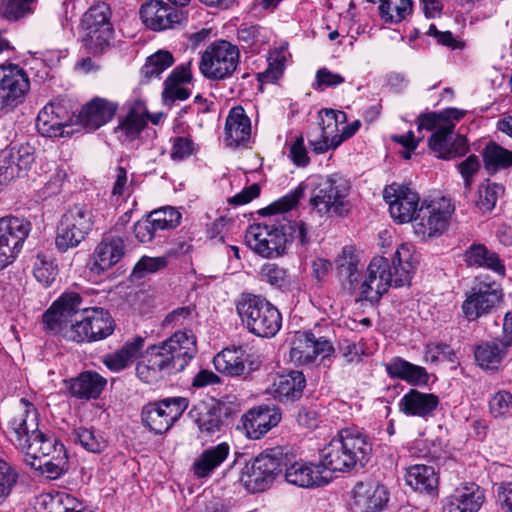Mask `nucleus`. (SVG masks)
<instances>
[{"label":"nucleus","instance_id":"1","mask_svg":"<svg viewBox=\"0 0 512 512\" xmlns=\"http://www.w3.org/2000/svg\"><path fill=\"white\" fill-rule=\"evenodd\" d=\"M350 188V182L337 174L311 176L300 183L296 189L274 201L262 211L265 215L285 213L294 208L305 192H308L309 204L320 216L329 213L343 215L348 211L347 197Z\"/></svg>","mask_w":512,"mask_h":512},{"label":"nucleus","instance_id":"2","mask_svg":"<svg viewBox=\"0 0 512 512\" xmlns=\"http://www.w3.org/2000/svg\"><path fill=\"white\" fill-rule=\"evenodd\" d=\"M196 353L193 332L179 330L165 341L148 348L144 360L137 363V376L145 383H155L166 375L183 371Z\"/></svg>","mask_w":512,"mask_h":512},{"label":"nucleus","instance_id":"3","mask_svg":"<svg viewBox=\"0 0 512 512\" xmlns=\"http://www.w3.org/2000/svg\"><path fill=\"white\" fill-rule=\"evenodd\" d=\"M242 324L253 335L262 338L274 337L282 327L279 310L268 300L244 294L236 305Z\"/></svg>","mask_w":512,"mask_h":512},{"label":"nucleus","instance_id":"4","mask_svg":"<svg viewBox=\"0 0 512 512\" xmlns=\"http://www.w3.org/2000/svg\"><path fill=\"white\" fill-rule=\"evenodd\" d=\"M245 242L259 256L273 259L286 252L289 237L285 226L267 220L251 225L246 231Z\"/></svg>","mask_w":512,"mask_h":512},{"label":"nucleus","instance_id":"5","mask_svg":"<svg viewBox=\"0 0 512 512\" xmlns=\"http://www.w3.org/2000/svg\"><path fill=\"white\" fill-rule=\"evenodd\" d=\"M94 225V215L90 207L74 205L61 217L57 227L55 244L60 252L77 247L89 234Z\"/></svg>","mask_w":512,"mask_h":512},{"label":"nucleus","instance_id":"6","mask_svg":"<svg viewBox=\"0 0 512 512\" xmlns=\"http://www.w3.org/2000/svg\"><path fill=\"white\" fill-rule=\"evenodd\" d=\"M239 49L226 40H217L201 55L199 70L210 80H224L232 76L239 64Z\"/></svg>","mask_w":512,"mask_h":512},{"label":"nucleus","instance_id":"7","mask_svg":"<svg viewBox=\"0 0 512 512\" xmlns=\"http://www.w3.org/2000/svg\"><path fill=\"white\" fill-rule=\"evenodd\" d=\"M84 306L82 296L74 291L62 293L43 315V323L47 330L53 334L61 335L66 339V334L74 328L75 320H79Z\"/></svg>","mask_w":512,"mask_h":512},{"label":"nucleus","instance_id":"8","mask_svg":"<svg viewBox=\"0 0 512 512\" xmlns=\"http://www.w3.org/2000/svg\"><path fill=\"white\" fill-rule=\"evenodd\" d=\"M283 457L279 449H271L257 456L244 468L240 481L250 493L266 490L283 472Z\"/></svg>","mask_w":512,"mask_h":512},{"label":"nucleus","instance_id":"9","mask_svg":"<svg viewBox=\"0 0 512 512\" xmlns=\"http://www.w3.org/2000/svg\"><path fill=\"white\" fill-rule=\"evenodd\" d=\"M114 331L113 320L108 311L100 307H87L74 328L66 334V340L82 343L107 338Z\"/></svg>","mask_w":512,"mask_h":512},{"label":"nucleus","instance_id":"10","mask_svg":"<svg viewBox=\"0 0 512 512\" xmlns=\"http://www.w3.org/2000/svg\"><path fill=\"white\" fill-rule=\"evenodd\" d=\"M30 90L26 71L17 64L0 65V113L12 112L21 105Z\"/></svg>","mask_w":512,"mask_h":512},{"label":"nucleus","instance_id":"11","mask_svg":"<svg viewBox=\"0 0 512 512\" xmlns=\"http://www.w3.org/2000/svg\"><path fill=\"white\" fill-rule=\"evenodd\" d=\"M391 286L396 287V279L388 259L374 257L367 266L362 281L357 283V299L378 302Z\"/></svg>","mask_w":512,"mask_h":512},{"label":"nucleus","instance_id":"12","mask_svg":"<svg viewBox=\"0 0 512 512\" xmlns=\"http://www.w3.org/2000/svg\"><path fill=\"white\" fill-rule=\"evenodd\" d=\"M453 212L454 206L446 198L421 205L412 221L415 234L423 240L441 235L448 228Z\"/></svg>","mask_w":512,"mask_h":512},{"label":"nucleus","instance_id":"13","mask_svg":"<svg viewBox=\"0 0 512 512\" xmlns=\"http://www.w3.org/2000/svg\"><path fill=\"white\" fill-rule=\"evenodd\" d=\"M187 407L188 400L183 397L150 402L142 408V421L151 431L161 434L171 428Z\"/></svg>","mask_w":512,"mask_h":512},{"label":"nucleus","instance_id":"14","mask_svg":"<svg viewBox=\"0 0 512 512\" xmlns=\"http://www.w3.org/2000/svg\"><path fill=\"white\" fill-rule=\"evenodd\" d=\"M30 229L25 219L13 216L0 219V270L15 260Z\"/></svg>","mask_w":512,"mask_h":512},{"label":"nucleus","instance_id":"15","mask_svg":"<svg viewBox=\"0 0 512 512\" xmlns=\"http://www.w3.org/2000/svg\"><path fill=\"white\" fill-rule=\"evenodd\" d=\"M503 298L500 285L488 278L479 279L462 304V310L468 320H475L490 312Z\"/></svg>","mask_w":512,"mask_h":512},{"label":"nucleus","instance_id":"16","mask_svg":"<svg viewBox=\"0 0 512 512\" xmlns=\"http://www.w3.org/2000/svg\"><path fill=\"white\" fill-rule=\"evenodd\" d=\"M290 360L298 365H306L315 361L318 356H329L334 348L324 337H316L311 332L297 331L290 340Z\"/></svg>","mask_w":512,"mask_h":512},{"label":"nucleus","instance_id":"17","mask_svg":"<svg viewBox=\"0 0 512 512\" xmlns=\"http://www.w3.org/2000/svg\"><path fill=\"white\" fill-rule=\"evenodd\" d=\"M389 212L399 223L413 221L419 210V196L409 187L393 183L384 189Z\"/></svg>","mask_w":512,"mask_h":512},{"label":"nucleus","instance_id":"18","mask_svg":"<svg viewBox=\"0 0 512 512\" xmlns=\"http://www.w3.org/2000/svg\"><path fill=\"white\" fill-rule=\"evenodd\" d=\"M24 410L14 416L8 424L7 437L9 441L20 451L29 449V444L39 431L38 414L31 403L21 399Z\"/></svg>","mask_w":512,"mask_h":512},{"label":"nucleus","instance_id":"19","mask_svg":"<svg viewBox=\"0 0 512 512\" xmlns=\"http://www.w3.org/2000/svg\"><path fill=\"white\" fill-rule=\"evenodd\" d=\"M125 254V243L122 237L114 234H105L94 248L88 261L89 270L100 275L123 258Z\"/></svg>","mask_w":512,"mask_h":512},{"label":"nucleus","instance_id":"20","mask_svg":"<svg viewBox=\"0 0 512 512\" xmlns=\"http://www.w3.org/2000/svg\"><path fill=\"white\" fill-rule=\"evenodd\" d=\"M388 501L386 487L375 480L359 481L351 490V505L359 512H381Z\"/></svg>","mask_w":512,"mask_h":512},{"label":"nucleus","instance_id":"21","mask_svg":"<svg viewBox=\"0 0 512 512\" xmlns=\"http://www.w3.org/2000/svg\"><path fill=\"white\" fill-rule=\"evenodd\" d=\"M143 24L153 31L173 29L183 20V13L162 0H149L140 8Z\"/></svg>","mask_w":512,"mask_h":512},{"label":"nucleus","instance_id":"22","mask_svg":"<svg viewBox=\"0 0 512 512\" xmlns=\"http://www.w3.org/2000/svg\"><path fill=\"white\" fill-rule=\"evenodd\" d=\"M126 114L120 119L115 130L122 142H132L138 139L148 122V110L141 99H132L125 104Z\"/></svg>","mask_w":512,"mask_h":512},{"label":"nucleus","instance_id":"23","mask_svg":"<svg viewBox=\"0 0 512 512\" xmlns=\"http://www.w3.org/2000/svg\"><path fill=\"white\" fill-rule=\"evenodd\" d=\"M485 501L484 490L473 482L457 486L443 500V512H478Z\"/></svg>","mask_w":512,"mask_h":512},{"label":"nucleus","instance_id":"24","mask_svg":"<svg viewBox=\"0 0 512 512\" xmlns=\"http://www.w3.org/2000/svg\"><path fill=\"white\" fill-rule=\"evenodd\" d=\"M284 479L291 485L301 488H311L328 483L331 480V475L324 470L320 462L314 464L295 461L286 466Z\"/></svg>","mask_w":512,"mask_h":512},{"label":"nucleus","instance_id":"25","mask_svg":"<svg viewBox=\"0 0 512 512\" xmlns=\"http://www.w3.org/2000/svg\"><path fill=\"white\" fill-rule=\"evenodd\" d=\"M465 115V111L457 108H448L441 112V119L444 123L438 125L437 130L429 139L430 149L437 154V157L449 160L453 158L451 153V140L456 122Z\"/></svg>","mask_w":512,"mask_h":512},{"label":"nucleus","instance_id":"26","mask_svg":"<svg viewBox=\"0 0 512 512\" xmlns=\"http://www.w3.org/2000/svg\"><path fill=\"white\" fill-rule=\"evenodd\" d=\"M281 420L280 410L272 405H263L250 409L242 416L246 436L250 439H260Z\"/></svg>","mask_w":512,"mask_h":512},{"label":"nucleus","instance_id":"27","mask_svg":"<svg viewBox=\"0 0 512 512\" xmlns=\"http://www.w3.org/2000/svg\"><path fill=\"white\" fill-rule=\"evenodd\" d=\"M346 114L342 111L323 109L319 112V125L321 126V139L310 140L313 151L323 154L330 149H335L341 144V139L336 135L337 125L343 124Z\"/></svg>","mask_w":512,"mask_h":512},{"label":"nucleus","instance_id":"28","mask_svg":"<svg viewBox=\"0 0 512 512\" xmlns=\"http://www.w3.org/2000/svg\"><path fill=\"white\" fill-rule=\"evenodd\" d=\"M70 120L69 112L64 106L51 102L38 113L36 127L45 137H59L64 135V128L69 125Z\"/></svg>","mask_w":512,"mask_h":512},{"label":"nucleus","instance_id":"29","mask_svg":"<svg viewBox=\"0 0 512 512\" xmlns=\"http://www.w3.org/2000/svg\"><path fill=\"white\" fill-rule=\"evenodd\" d=\"M118 107L116 102L96 97L83 106L79 113V122L85 129L94 131L108 123Z\"/></svg>","mask_w":512,"mask_h":512},{"label":"nucleus","instance_id":"30","mask_svg":"<svg viewBox=\"0 0 512 512\" xmlns=\"http://www.w3.org/2000/svg\"><path fill=\"white\" fill-rule=\"evenodd\" d=\"M251 137V121L241 106L233 107L226 118L224 141L229 147L245 144Z\"/></svg>","mask_w":512,"mask_h":512},{"label":"nucleus","instance_id":"31","mask_svg":"<svg viewBox=\"0 0 512 512\" xmlns=\"http://www.w3.org/2000/svg\"><path fill=\"white\" fill-rule=\"evenodd\" d=\"M418 264V257L413 244L402 243L396 249L392 258L391 269L396 279V287L411 282Z\"/></svg>","mask_w":512,"mask_h":512},{"label":"nucleus","instance_id":"32","mask_svg":"<svg viewBox=\"0 0 512 512\" xmlns=\"http://www.w3.org/2000/svg\"><path fill=\"white\" fill-rule=\"evenodd\" d=\"M337 435L357 467H364L372 453V444L367 435L357 428L342 429Z\"/></svg>","mask_w":512,"mask_h":512},{"label":"nucleus","instance_id":"33","mask_svg":"<svg viewBox=\"0 0 512 512\" xmlns=\"http://www.w3.org/2000/svg\"><path fill=\"white\" fill-rule=\"evenodd\" d=\"M320 463L326 472H346L357 465L339 439L338 435L334 437L319 453Z\"/></svg>","mask_w":512,"mask_h":512},{"label":"nucleus","instance_id":"34","mask_svg":"<svg viewBox=\"0 0 512 512\" xmlns=\"http://www.w3.org/2000/svg\"><path fill=\"white\" fill-rule=\"evenodd\" d=\"M144 348V338L136 336L126 341L119 349L103 357L105 366L113 371L120 372L131 366L141 355Z\"/></svg>","mask_w":512,"mask_h":512},{"label":"nucleus","instance_id":"35","mask_svg":"<svg viewBox=\"0 0 512 512\" xmlns=\"http://www.w3.org/2000/svg\"><path fill=\"white\" fill-rule=\"evenodd\" d=\"M230 453L226 442L205 449L193 462L191 470L198 479L208 478L223 464Z\"/></svg>","mask_w":512,"mask_h":512},{"label":"nucleus","instance_id":"36","mask_svg":"<svg viewBox=\"0 0 512 512\" xmlns=\"http://www.w3.org/2000/svg\"><path fill=\"white\" fill-rule=\"evenodd\" d=\"M29 444V449L24 450L25 462L32 468L39 469L42 467L41 458L60 455L64 451L63 444L59 443L55 438L44 435L40 430L36 433L35 438Z\"/></svg>","mask_w":512,"mask_h":512},{"label":"nucleus","instance_id":"37","mask_svg":"<svg viewBox=\"0 0 512 512\" xmlns=\"http://www.w3.org/2000/svg\"><path fill=\"white\" fill-rule=\"evenodd\" d=\"M192 61L181 63L174 68L165 80L163 96L166 100H186L190 96V90L185 87L192 80Z\"/></svg>","mask_w":512,"mask_h":512},{"label":"nucleus","instance_id":"38","mask_svg":"<svg viewBox=\"0 0 512 512\" xmlns=\"http://www.w3.org/2000/svg\"><path fill=\"white\" fill-rule=\"evenodd\" d=\"M34 508L37 512H89L78 499L65 492L39 495Z\"/></svg>","mask_w":512,"mask_h":512},{"label":"nucleus","instance_id":"39","mask_svg":"<svg viewBox=\"0 0 512 512\" xmlns=\"http://www.w3.org/2000/svg\"><path fill=\"white\" fill-rule=\"evenodd\" d=\"M359 257L353 246H345L335 258L336 272L344 289L355 293L357 287Z\"/></svg>","mask_w":512,"mask_h":512},{"label":"nucleus","instance_id":"40","mask_svg":"<svg viewBox=\"0 0 512 512\" xmlns=\"http://www.w3.org/2000/svg\"><path fill=\"white\" fill-rule=\"evenodd\" d=\"M439 398L430 393L411 389L399 401V409L406 415L426 417L438 406Z\"/></svg>","mask_w":512,"mask_h":512},{"label":"nucleus","instance_id":"41","mask_svg":"<svg viewBox=\"0 0 512 512\" xmlns=\"http://www.w3.org/2000/svg\"><path fill=\"white\" fill-rule=\"evenodd\" d=\"M305 383L302 372L291 371L274 379L271 393L279 401H295L302 396Z\"/></svg>","mask_w":512,"mask_h":512},{"label":"nucleus","instance_id":"42","mask_svg":"<svg viewBox=\"0 0 512 512\" xmlns=\"http://www.w3.org/2000/svg\"><path fill=\"white\" fill-rule=\"evenodd\" d=\"M249 355L242 347L225 348L214 359L215 369L228 376H240L245 372Z\"/></svg>","mask_w":512,"mask_h":512},{"label":"nucleus","instance_id":"43","mask_svg":"<svg viewBox=\"0 0 512 512\" xmlns=\"http://www.w3.org/2000/svg\"><path fill=\"white\" fill-rule=\"evenodd\" d=\"M464 261L468 266L483 267L500 276L505 275L506 269L503 261L483 244H472L464 253Z\"/></svg>","mask_w":512,"mask_h":512},{"label":"nucleus","instance_id":"44","mask_svg":"<svg viewBox=\"0 0 512 512\" xmlns=\"http://www.w3.org/2000/svg\"><path fill=\"white\" fill-rule=\"evenodd\" d=\"M512 350L500 340L485 342L475 349V360L484 370H497Z\"/></svg>","mask_w":512,"mask_h":512},{"label":"nucleus","instance_id":"45","mask_svg":"<svg viewBox=\"0 0 512 512\" xmlns=\"http://www.w3.org/2000/svg\"><path fill=\"white\" fill-rule=\"evenodd\" d=\"M106 383V379L99 373L85 371L70 381L69 389L74 397L95 399L101 394Z\"/></svg>","mask_w":512,"mask_h":512},{"label":"nucleus","instance_id":"46","mask_svg":"<svg viewBox=\"0 0 512 512\" xmlns=\"http://www.w3.org/2000/svg\"><path fill=\"white\" fill-rule=\"evenodd\" d=\"M405 481L415 491L431 494L437 490L438 475L432 466L415 464L406 470Z\"/></svg>","mask_w":512,"mask_h":512},{"label":"nucleus","instance_id":"47","mask_svg":"<svg viewBox=\"0 0 512 512\" xmlns=\"http://www.w3.org/2000/svg\"><path fill=\"white\" fill-rule=\"evenodd\" d=\"M35 149L29 144L21 145L17 150L12 151L7 161L3 174L5 179L22 177L27 174L35 162Z\"/></svg>","mask_w":512,"mask_h":512},{"label":"nucleus","instance_id":"48","mask_svg":"<svg viewBox=\"0 0 512 512\" xmlns=\"http://www.w3.org/2000/svg\"><path fill=\"white\" fill-rule=\"evenodd\" d=\"M82 31L115 30L112 23V10L106 2H96L84 13L81 20Z\"/></svg>","mask_w":512,"mask_h":512},{"label":"nucleus","instance_id":"49","mask_svg":"<svg viewBox=\"0 0 512 512\" xmlns=\"http://www.w3.org/2000/svg\"><path fill=\"white\" fill-rule=\"evenodd\" d=\"M115 38V30L82 31L81 47L87 54L93 57H100L112 50Z\"/></svg>","mask_w":512,"mask_h":512},{"label":"nucleus","instance_id":"50","mask_svg":"<svg viewBox=\"0 0 512 512\" xmlns=\"http://www.w3.org/2000/svg\"><path fill=\"white\" fill-rule=\"evenodd\" d=\"M190 414L203 435L212 437L220 432L222 427L220 409L202 403L194 407Z\"/></svg>","mask_w":512,"mask_h":512},{"label":"nucleus","instance_id":"51","mask_svg":"<svg viewBox=\"0 0 512 512\" xmlns=\"http://www.w3.org/2000/svg\"><path fill=\"white\" fill-rule=\"evenodd\" d=\"M386 369L391 377L400 378L411 384H425L428 381V374L423 367L402 358L392 359Z\"/></svg>","mask_w":512,"mask_h":512},{"label":"nucleus","instance_id":"52","mask_svg":"<svg viewBox=\"0 0 512 512\" xmlns=\"http://www.w3.org/2000/svg\"><path fill=\"white\" fill-rule=\"evenodd\" d=\"M503 193L504 187L502 185L487 179L479 184L473 203L481 212H491Z\"/></svg>","mask_w":512,"mask_h":512},{"label":"nucleus","instance_id":"53","mask_svg":"<svg viewBox=\"0 0 512 512\" xmlns=\"http://www.w3.org/2000/svg\"><path fill=\"white\" fill-rule=\"evenodd\" d=\"M237 39L244 48L257 53L268 42V31L258 25L242 24L237 30Z\"/></svg>","mask_w":512,"mask_h":512},{"label":"nucleus","instance_id":"54","mask_svg":"<svg viewBox=\"0 0 512 512\" xmlns=\"http://www.w3.org/2000/svg\"><path fill=\"white\" fill-rule=\"evenodd\" d=\"M73 436L76 443H79L86 451L91 453H101L108 445L104 434L92 428H77L74 430Z\"/></svg>","mask_w":512,"mask_h":512},{"label":"nucleus","instance_id":"55","mask_svg":"<svg viewBox=\"0 0 512 512\" xmlns=\"http://www.w3.org/2000/svg\"><path fill=\"white\" fill-rule=\"evenodd\" d=\"M173 63L174 57L169 51L159 50L147 58L141 73L147 80L159 78Z\"/></svg>","mask_w":512,"mask_h":512},{"label":"nucleus","instance_id":"56","mask_svg":"<svg viewBox=\"0 0 512 512\" xmlns=\"http://www.w3.org/2000/svg\"><path fill=\"white\" fill-rule=\"evenodd\" d=\"M379 10L386 23H399L411 13L412 0H383Z\"/></svg>","mask_w":512,"mask_h":512},{"label":"nucleus","instance_id":"57","mask_svg":"<svg viewBox=\"0 0 512 512\" xmlns=\"http://www.w3.org/2000/svg\"><path fill=\"white\" fill-rule=\"evenodd\" d=\"M483 158L488 170L505 169L512 165V151L496 143H489L484 149Z\"/></svg>","mask_w":512,"mask_h":512},{"label":"nucleus","instance_id":"58","mask_svg":"<svg viewBox=\"0 0 512 512\" xmlns=\"http://www.w3.org/2000/svg\"><path fill=\"white\" fill-rule=\"evenodd\" d=\"M148 217L158 231L177 227L181 221V213L174 207L167 206L152 211Z\"/></svg>","mask_w":512,"mask_h":512},{"label":"nucleus","instance_id":"59","mask_svg":"<svg viewBox=\"0 0 512 512\" xmlns=\"http://www.w3.org/2000/svg\"><path fill=\"white\" fill-rule=\"evenodd\" d=\"M33 274L43 286H50L57 275L56 266L50 257L38 254L34 262Z\"/></svg>","mask_w":512,"mask_h":512},{"label":"nucleus","instance_id":"60","mask_svg":"<svg viewBox=\"0 0 512 512\" xmlns=\"http://www.w3.org/2000/svg\"><path fill=\"white\" fill-rule=\"evenodd\" d=\"M18 480V473L5 460L0 458V505L10 496Z\"/></svg>","mask_w":512,"mask_h":512},{"label":"nucleus","instance_id":"61","mask_svg":"<svg viewBox=\"0 0 512 512\" xmlns=\"http://www.w3.org/2000/svg\"><path fill=\"white\" fill-rule=\"evenodd\" d=\"M260 278L277 288H284L289 282L287 271L274 263H267L261 267Z\"/></svg>","mask_w":512,"mask_h":512},{"label":"nucleus","instance_id":"62","mask_svg":"<svg viewBox=\"0 0 512 512\" xmlns=\"http://www.w3.org/2000/svg\"><path fill=\"white\" fill-rule=\"evenodd\" d=\"M37 0H6L3 8L4 15L9 20H18L34 11Z\"/></svg>","mask_w":512,"mask_h":512},{"label":"nucleus","instance_id":"63","mask_svg":"<svg viewBox=\"0 0 512 512\" xmlns=\"http://www.w3.org/2000/svg\"><path fill=\"white\" fill-rule=\"evenodd\" d=\"M490 413L495 418H507L511 414V393L507 391L496 392L489 400Z\"/></svg>","mask_w":512,"mask_h":512},{"label":"nucleus","instance_id":"64","mask_svg":"<svg viewBox=\"0 0 512 512\" xmlns=\"http://www.w3.org/2000/svg\"><path fill=\"white\" fill-rule=\"evenodd\" d=\"M480 167V160L475 155H470L458 164L457 168L464 182L465 195L471 190L474 177L479 172Z\"/></svg>","mask_w":512,"mask_h":512}]
</instances>
